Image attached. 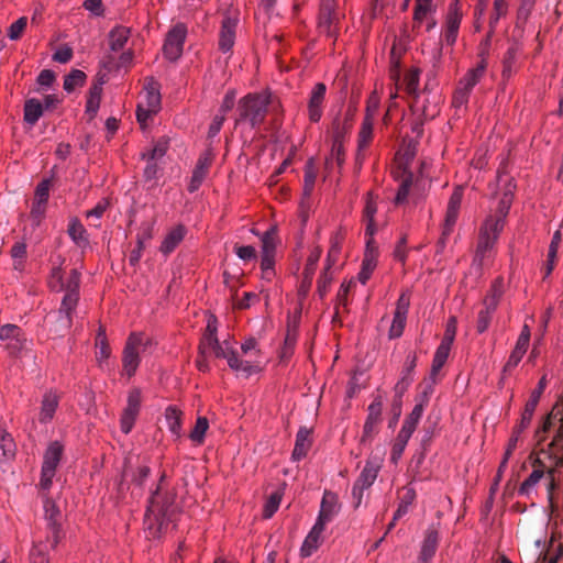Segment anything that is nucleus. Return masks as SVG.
<instances>
[{
  "label": "nucleus",
  "instance_id": "nucleus-43",
  "mask_svg": "<svg viewBox=\"0 0 563 563\" xmlns=\"http://www.w3.org/2000/svg\"><path fill=\"white\" fill-rule=\"evenodd\" d=\"M227 361L233 371L243 372L246 375L252 373V364L249 361H242L234 350H230Z\"/></svg>",
  "mask_w": 563,
  "mask_h": 563
},
{
  "label": "nucleus",
  "instance_id": "nucleus-49",
  "mask_svg": "<svg viewBox=\"0 0 563 563\" xmlns=\"http://www.w3.org/2000/svg\"><path fill=\"white\" fill-rule=\"evenodd\" d=\"M407 316L394 313V319L389 329V339H397L401 336L406 327Z\"/></svg>",
  "mask_w": 563,
  "mask_h": 563
},
{
  "label": "nucleus",
  "instance_id": "nucleus-2",
  "mask_svg": "<svg viewBox=\"0 0 563 563\" xmlns=\"http://www.w3.org/2000/svg\"><path fill=\"white\" fill-rule=\"evenodd\" d=\"M274 98L269 92L249 93L238 103L236 124L249 122L252 129H258L273 107Z\"/></svg>",
  "mask_w": 563,
  "mask_h": 563
},
{
  "label": "nucleus",
  "instance_id": "nucleus-51",
  "mask_svg": "<svg viewBox=\"0 0 563 563\" xmlns=\"http://www.w3.org/2000/svg\"><path fill=\"white\" fill-rule=\"evenodd\" d=\"M211 163L212 155L209 152H206L199 157L192 174L205 179Z\"/></svg>",
  "mask_w": 563,
  "mask_h": 563
},
{
  "label": "nucleus",
  "instance_id": "nucleus-62",
  "mask_svg": "<svg viewBox=\"0 0 563 563\" xmlns=\"http://www.w3.org/2000/svg\"><path fill=\"white\" fill-rule=\"evenodd\" d=\"M459 210L446 208L445 219H444V236H449L452 233L453 227L457 220Z\"/></svg>",
  "mask_w": 563,
  "mask_h": 563
},
{
  "label": "nucleus",
  "instance_id": "nucleus-8",
  "mask_svg": "<svg viewBox=\"0 0 563 563\" xmlns=\"http://www.w3.org/2000/svg\"><path fill=\"white\" fill-rule=\"evenodd\" d=\"M76 307V305H73L71 299L62 301L59 309L48 317L52 323L49 331L56 336H64L73 324V314Z\"/></svg>",
  "mask_w": 563,
  "mask_h": 563
},
{
  "label": "nucleus",
  "instance_id": "nucleus-47",
  "mask_svg": "<svg viewBox=\"0 0 563 563\" xmlns=\"http://www.w3.org/2000/svg\"><path fill=\"white\" fill-rule=\"evenodd\" d=\"M340 251H341V239H340L339 234H335L331 241V247L328 252L324 268L331 269L336 264Z\"/></svg>",
  "mask_w": 563,
  "mask_h": 563
},
{
  "label": "nucleus",
  "instance_id": "nucleus-31",
  "mask_svg": "<svg viewBox=\"0 0 563 563\" xmlns=\"http://www.w3.org/2000/svg\"><path fill=\"white\" fill-rule=\"evenodd\" d=\"M67 232L77 245L84 246L88 243L87 231L77 218L70 220Z\"/></svg>",
  "mask_w": 563,
  "mask_h": 563
},
{
  "label": "nucleus",
  "instance_id": "nucleus-3",
  "mask_svg": "<svg viewBox=\"0 0 563 563\" xmlns=\"http://www.w3.org/2000/svg\"><path fill=\"white\" fill-rule=\"evenodd\" d=\"M173 512L172 499L163 496L158 486L150 498V505L145 514V525L151 537L158 536L164 525L172 519Z\"/></svg>",
  "mask_w": 563,
  "mask_h": 563
},
{
  "label": "nucleus",
  "instance_id": "nucleus-63",
  "mask_svg": "<svg viewBox=\"0 0 563 563\" xmlns=\"http://www.w3.org/2000/svg\"><path fill=\"white\" fill-rule=\"evenodd\" d=\"M46 211V203L40 201H33L31 209V219L35 225H38Z\"/></svg>",
  "mask_w": 563,
  "mask_h": 563
},
{
  "label": "nucleus",
  "instance_id": "nucleus-58",
  "mask_svg": "<svg viewBox=\"0 0 563 563\" xmlns=\"http://www.w3.org/2000/svg\"><path fill=\"white\" fill-rule=\"evenodd\" d=\"M52 184V179L46 178L43 179L36 187L35 194H34V200L40 202L47 203L48 197H49V187Z\"/></svg>",
  "mask_w": 563,
  "mask_h": 563
},
{
  "label": "nucleus",
  "instance_id": "nucleus-18",
  "mask_svg": "<svg viewBox=\"0 0 563 563\" xmlns=\"http://www.w3.org/2000/svg\"><path fill=\"white\" fill-rule=\"evenodd\" d=\"M327 87L322 82H318L310 95L308 112L312 122H318L322 114L321 106L325 97Z\"/></svg>",
  "mask_w": 563,
  "mask_h": 563
},
{
  "label": "nucleus",
  "instance_id": "nucleus-59",
  "mask_svg": "<svg viewBox=\"0 0 563 563\" xmlns=\"http://www.w3.org/2000/svg\"><path fill=\"white\" fill-rule=\"evenodd\" d=\"M373 123H374V120H372L371 118L364 119L362 129L360 132V146L361 147L366 146L369 143V141L372 139V134H373Z\"/></svg>",
  "mask_w": 563,
  "mask_h": 563
},
{
  "label": "nucleus",
  "instance_id": "nucleus-24",
  "mask_svg": "<svg viewBox=\"0 0 563 563\" xmlns=\"http://www.w3.org/2000/svg\"><path fill=\"white\" fill-rule=\"evenodd\" d=\"M186 235V228L181 224L173 228L165 236L159 247L161 252L165 255L170 254Z\"/></svg>",
  "mask_w": 563,
  "mask_h": 563
},
{
  "label": "nucleus",
  "instance_id": "nucleus-15",
  "mask_svg": "<svg viewBox=\"0 0 563 563\" xmlns=\"http://www.w3.org/2000/svg\"><path fill=\"white\" fill-rule=\"evenodd\" d=\"M340 505L336 494L325 490L320 505V511L316 523L325 527L339 514Z\"/></svg>",
  "mask_w": 563,
  "mask_h": 563
},
{
  "label": "nucleus",
  "instance_id": "nucleus-32",
  "mask_svg": "<svg viewBox=\"0 0 563 563\" xmlns=\"http://www.w3.org/2000/svg\"><path fill=\"white\" fill-rule=\"evenodd\" d=\"M167 428L177 438L181 435V411L175 407H168L165 411Z\"/></svg>",
  "mask_w": 563,
  "mask_h": 563
},
{
  "label": "nucleus",
  "instance_id": "nucleus-44",
  "mask_svg": "<svg viewBox=\"0 0 563 563\" xmlns=\"http://www.w3.org/2000/svg\"><path fill=\"white\" fill-rule=\"evenodd\" d=\"M527 350H528V345L519 343L517 341L516 346L512 350V352L504 367V372H509L512 368H515L519 364V362L521 361L523 355L526 354Z\"/></svg>",
  "mask_w": 563,
  "mask_h": 563
},
{
  "label": "nucleus",
  "instance_id": "nucleus-23",
  "mask_svg": "<svg viewBox=\"0 0 563 563\" xmlns=\"http://www.w3.org/2000/svg\"><path fill=\"white\" fill-rule=\"evenodd\" d=\"M145 100L142 101L144 106L150 108V111H157L161 108V93L159 84L154 78H146L145 84Z\"/></svg>",
  "mask_w": 563,
  "mask_h": 563
},
{
  "label": "nucleus",
  "instance_id": "nucleus-12",
  "mask_svg": "<svg viewBox=\"0 0 563 563\" xmlns=\"http://www.w3.org/2000/svg\"><path fill=\"white\" fill-rule=\"evenodd\" d=\"M368 415L363 428L361 443L371 442L378 432V424L382 419L383 399L376 396L373 402L368 406Z\"/></svg>",
  "mask_w": 563,
  "mask_h": 563
},
{
  "label": "nucleus",
  "instance_id": "nucleus-60",
  "mask_svg": "<svg viewBox=\"0 0 563 563\" xmlns=\"http://www.w3.org/2000/svg\"><path fill=\"white\" fill-rule=\"evenodd\" d=\"M376 212H377V206H376L374 196L372 195V192H367L365 207L363 210L364 221H372L375 218Z\"/></svg>",
  "mask_w": 563,
  "mask_h": 563
},
{
  "label": "nucleus",
  "instance_id": "nucleus-55",
  "mask_svg": "<svg viewBox=\"0 0 563 563\" xmlns=\"http://www.w3.org/2000/svg\"><path fill=\"white\" fill-rule=\"evenodd\" d=\"M27 25V18L21 16L14 23H12L8 30V36L12 41H16L23 34L25 27Z\"/></svg>",
  "mask_w": 563,
  "mask_h": 563
},
{
  "label": "nucleus",
  "instance_id": "nucleus-7",
  "mask_svg": "<svg viewBox=\"0 0 563 563\" xmlns=\"http://www.w3.org/2000/svg\"><path fill=\"white\" fill-rule=\"evenodd\" d=\"M0 340L7 342L5 349L12 356H19L23 351H27L31 344L23 330L12 323L0 325Z\"/></svg>",
  "mask_w": 563,
  "mask_h": 563
},
{
  "label": "nucleus",
  "instance_id": "nucleus-19",
  "mask_svg": "<svg viewBox=\"0 0 563 563\" xmlns=\"http://www.w3.org/2000/svg\"><path fill=\"white\" fill-rule=\"evenodd\" d=\"M439 543V532L434 527H429L426 531L421 545L419 560L421 563H428L435 554Z\"/></svg>",
  "mask_w": 563,
  "mask_h": 563
},
{
  "label": "nucleus",
  "instance_id": "nucleus-21",
  "mask_svg": "<svg viewBox=\"0 0 563 563\" xmlns=\"http://www.w3.org/2000/svg\"><path fill=\"white\" fill-rule=\"evenodd\" d=\"M324 527L314 523L308 536L306 537L302 547L300 549V554L303 558H308L312 555L314 551L319 548L322 541V532Z\"/></svg>",
  "mask_w": 563,
  "mask_h": 563
},
{
  "label": "nucleus",
  "instance_id": "nucleus-53",
  "mask_svg": "<svg viewBox=\"0 0 563 563\" xmlns=\"http://www.w3.org/2000/svg\"><path fill=\"white\" fill-rule=\"evenodd\" d=\"M321 253H322V251L319 247H316L313 251H311L309 257L307 258V263L305 265L302 275H308V276L313 277L316 269H317L318 262L321 257Z\"/></svg>",
  "mask_w": 563,
  "mask_h": 563
},
{
  "label": "nucleus",
  "instance_id": "nucleus-61",
  "mask_svg": "<svg viewBox=\"0 0 563 563\" xmlns=\"http://www.w3.org/2000/svg\"><path fill=\"white\" fill-rule=\"evenodd\" d=\"M282 497L278 493H274L269 496L264 507V517L271 518L279 507Z\"/></svg>",
  "mask_w": 563,
  "mask_h": 563
},
{
  "label": "nucleus",
  "instance_id": "nucleus-38",
  "mask_svg": "<svg viewBox=\"0 0 563 563\" xmlns=\"http://www.w3.org/2000/svg\"><path fill=\"white\" fill-rule=\"evenodd\" d=\"M355 286V282L350 280L347 283H343L338 291L336 295V307H335V313L333 316V320H336L340 316V309H346L347 307V295L352 287Z\"/></svg>",
  "mask_w": 563,
  "mask_h": 563
},
{
  "label": "nucleus",
  "instance_id": "nucleus-41",
  "mask_svg": "<svg viewBox=\"0 0 563 563\" xmlns=\"http://www.w3.org/2000/svg\"><path fill=\"white\" fill-rule=\"evenodd\" d=\"M432 11V0H416L413 27L419 26L429 12Z\"/></svg>",
  "mask_w": 563,
  "mask_h": 563
},
{
  "label": "nucleus",
  "instance_id": "nucleus-26",
  "mask_svg": "<svg viewBox=\"0 0 563 563\" xmlns=\"http://www.w3.org/2000/svg\"><path fill=\"white\" fill-rule=\"evenodd\" d=\"M380 468V462L377 459H369L361 472L358 478L355 481L356 484L363 487H371L375 482L377 474Z\"/></svg>",
  "mask_w": 563,
  "mask_h": 563
},
{
  "label": "nucleus",
  "instance_id": "nucleus-36",
  "mask_svg": "<svg viewBox=\"0 0 563 563\" xmlns=\"http://www.w3.org/2000/svg\"><path fill=\"white\" fill-rule=\"evenodd\" d=\"M10 254L13 260V268L21 272L24 267V260L26 258V243L23 241L14 243Z\"/></svg>",
  "mask_w": 563,
  "mask_h": 563
},
{
  "label": "nucleus",
  "instance_id": "nucleus-22",
  "mask_svg": "<svg viewBox=\"0 0 563 563\" xmlns=\"http://www.w3.org/2000/svg\"><path fill=\"white\" fill-rule=\"evenodd\" d=\"M64 448L58 441L49 443L45 453L42 470L56 472V468L60 462Z\"/></svg>",
  "mask_w": 563,
  "mask_h": 563
},
{
  "label": "nucleus",
  "instance_id": "nucleus-56",
  "mask_svg": "<svg viewBox=\"0 0 563 563\" xmlns=\"http://www.w3.org/2000/svg\"><path fill=\"white\" fill-rule=\"evenodd\" d=\"M0 446L2 449L4 456H14L15 445L13 443L11 435L4 430H0Z\"/></svg>",
  "mask_w": 563,
  "mask_h": 563
},
{
  "label": "nucleus",
  "instance_id": "nucleus-33",
  "mask_svg": "<svg viewBox=\"0 0 563 563\" xmlns=\"http://www.w3.org/2000/svg\"><path fill=\"white\" fill-rule=\"evenodd\" d=\"M43 114V106L37 99H30L24 104V120L34 125Z\"/></svg>",
  "mask_w": 563,
  "mask_h": 563
},
{
  "label": "nucleus",
  "instance_id": "nucleus-39",
  "mask_svg": "<svg viewBox=\"0 0 563 563\" xmlns=\"http://www.w3.org/2000/svg\"><path fill=\"white\" fill-rule=\"evenodd\" d=\"M86 74L82 70H71L64 80V89L67 92L74 91L77 87H81L86 81Z\"/></svg>",
  "mask_w": 563,
  "mask_h": 563
},
{
  "label": "nucleus",
  "instance_id": "nucleus-35",
  "mask_svg": "<svg viewBox=\"0 0 563 563\" xmlns=\"http://www.w3.org/2000/svg\"><path fill=\"white\" fill-rule=\"evenodd\" d=\"M511 203H512V201L509 200L508 196H501V198L499 200V203H498V208H497L496 214L489 216L486 220L490 221L493 223H497L498 222V224H500V227L504 228L505 221H506V217H507V214L509 212Z\"/></svg>",
  "mask_w": 563,
  "mask_h": 563
},
{
  "label": "nucleus",
  "instance_id": "nucleus-52",
  "mask_svg": "<svg viewBox=\"0 0 563 563\" xmlns=\"http://www.w3.org/2000/svg\"><path fill=\"white\" fill-rule=\"evenodd\" d=\"M330 271L331 269L323 268L322 274L318 278L317 291L321 299L324 298L328 294L330 284L332 282V274Z\"/></svg>",
  "mask_w": 563,
  "mask_h": 563
},
{
  "label": "nucleus",
  "instance_id": "nucleus-34",
  "mask_svg": "<svg viewBox=\"0 0 563 563\" xmlns=\"http://www.w3.org/2000/svg\"><path fill=\"white\" fill-rule=\"evenodd\" d=\"M413 183V174L410 170H404V178L398 188L397 195L395 197V203L397 206L402 205L407 201L410 188Z\"/></svg>",
  "mask_w": 563,
  "mask_h": 563
},
{
  "label": "nucleus",
  "instance_id": "nucleus-4",
  "mask_svg": "<svg viewBox=\"0 0 563 563\" xmlns=\"http://www.w3.org/2000/svg\"><path fill=\"white\" fill-rule=\"evenodd\" d=\"M152 343V339L144 333L133 332L129 335L122 355L123 373L128 377L135 374L140 365V354L146 352Z\"/></svg>",
  "mask_w": 563,
  "mask_h": 563
},
{
  "label": "nucleus",
  "instance_id": "nucleus-10",
  "mask_svg": "<svg viewBox=\"0 0 563 563\" xmlns=\"http://www.w3.org/2000/svg\"><path fill=\"white\" fill-rule=\"evenodd\" d=\"M334 0H323L319 14V29L329 37H335L340 24V13Z\"/></svg>",
  "mask_w": 563,
  "mask_h": 563
},
{
  "label": "nucleus",
  "instance_id": "nucleus-50",
  "mask_svg": "<svg viewBox=\"0 0 563 563\" xmlns=\"http://www.w3.org/2000/svg\"><path fill=\"white\" fill-rule=\"evenodd\" d=\"M409 439L410 438L407 437L406 434L398 432L397 438H396L393 449H391V454H390V459L393 462L396 463L401 457Z\"/></svg>",
  "mask_w": 563,
  "mask_h": 563
},
{
  "label": "nucleus",
  "instance_id": "nucleus-42",
  "mask_svg": "<svg viewBox=\"0 0 563 563\" xmlns=\"http://www.w3.org/2000/svg\"><path fill=\"white\" fill-rule=\"evenodd\" d=\"M503 291V280L498 279L493 284L489 294L484 299V306L490 310H496Z\"/></svg>",
  "mask_w": 563,
  "mask_h": 563
},
{
  "label": "nucleus",
  "instance_id": "nucleus-11",
  "mask_svg": "<svg viewBox=\"0 0 563 563\" xmlns=\"http://www.w3.org/2000/svg\"><path fill=\"white\" fill-rule=\"evenodd\" d=\"M52 278L56 280L58 284V289L64 290L65 295L62 301H67L71 299L73 305H78L79 301V285H80V273L77 269H71L67 282H63L62 269L59 267H55L52 272Z\"/></svg>",
  "mask_w": 563,
  "mask_h": 563
},
{
  "label": "nucleus",
  "instance_id": "nucleus-27",
  "mask_svg": "<svg viewBox=\"0 0 563 563\" xmlns=\"http://www.w3.org/2000/svg\"><path fill=\"white\" fill-rule=\"evenodd\" d=\"M130 37V29L125 26H115L109 33V45L112 52L123 49Z\"/></svg>",
  "mask_w": 563,
  "mask_h": 563
},
{
  "label": "nucleus",
  "instance_id": "nucleus-6",
  "mask_svg": "<svg viewBox=\"0 0 563 563\" xmlns=\"http://www.w3.org/2000/svg\"><path fill=\"white\" fill-rule=\"evenodd\" d=\"M503 229L504 228L500 227L498 222L493 223L487 220L481 228L478 244L473 261L474 265H476L478 268L483 266L487 253L490 252L494 247Z\"/></svg>",
  "mask_w": 563,
  "mask_h": 563
},
{
  "label": "nucleus",
  "instance_id": "nucleus-48",
  "mask_svg": "<svg viewBox=\"0 0 563 563\" xmlns=\"http://www.w3.org/2000/svg\"><path fill=\"white\" fill-rule=\"evenodd\" d=\"M449 353H450L449 347L441 346V345L438 346L434 357H433V361H432V367H431V376L432 377L435 376L437 373L442 368V366L444 365V363L448 360Z\"/></svg>",
  "mask_w": 563,
  "mask_h": 563
},
{
  "label": "nucleus",
  "instance_id": "nucleus-57",
  "mask_svg": "<svg viewBox=\"0 0 563 563\" xmlns=\"http://www.w3.org/2000/svg\"><path fill=\"white\" fill-rule=\"evenodd\" d=\"M495 310H490L487 307L484 306V309H482L478 312L477 316V322H476V329L478 333H483L488 329V325L492 320V314Z\"/></svg>",
  "mask_w": 563,
  "mask_h": 563
},
{
  "label": "nucleus",
  "instance_id": "nucleus-45",
  "mask_svg": "<svg viewBox=\"0 0 563 563\" xmlns=\"http://www.w3.org/2000/svg\"><path fill=\"white\" fill-rule=\"evenodd\" d=\"M209 428V421L206 417H199L196 421L194 429L191 430L189 438L191 441L201 444L205 439V434Z\"/></svg>",
  "mask_w": 563,
  "mask_h": 563
},
{
  "label": "nucleus",
  "instance_id": "nucleus-30",
  "mask_svg": "<svg viewBox=\"0 0 563 563\" xmlns=\"http://www.w3.org/2000/svg\"><path fill=\"white\" fill-rule=\"evenodd\" d=\"M318 169L316 167L313 158H310L305 166L303 176V196L309 198L313 191Z\"/></svg>",
  "mask_w": 563,
  "mask_h": 563
},
{
  "label": "nucleus",
  "instance_id": "nucleus-37",
  "mask_svg": "<svg viewBox=\"0 0 563 563\" xmlns=\"http://www.w3.org/2000/svg\"><path fill=\"white\" fill-rule=\"evenodd\" d=\"M462 20V13L460 9V1L453 0L450 4L448 16H446V30L459 32Z\"/></svg>",
  "mask_w": 563,
  "mask_h": 563
},
{
  "label": "nucleus",
  "instance_id": "nucleus-13",
  "mask_svg": "<svg viewBox=\"0 0 563 563\" xmlns=\"http://www.w3.org/2000/svg\"><path fill=\"white\" fill-rule=\"evenodd\" d=\"M141 401V390L139 388L130 390L126 407L124 408L120 420L123 433L128 434L132 430L135 419L140 412Z\"/></svg>",
  "mask_w": 563,
  "mask_h": 563
},
{
  "label": "nucleus",
  "instance_id": "nucleus-14",
  "mask_svg": "<svg viewBox=\"0 0 563 563\" xmlns=\"http://www.w3.org/2000/svg\"><path fill=\"white\" fill-rule=\"evenodd\" d=\"M547 377L542 376L538 383V386L532 390L530 398L525 406L520 422L515 427L516 432H522L530 424L534 410L547 387Z\"/></svg>",
  "mask_w": 563,
  "mask_h": 563
},
{
  "label": "nucleus",
  "instance_id": "nucleus-20",
  "mask_svg": "<svg viewBox=\"0 0 563 563\" xmlns=\"http://www.w3.org/2000/svg\"><path fill=\"white\" fill-rule=\"evenodd\" d=\"M311 431L312 430L306 426L299 428L296 434L295 448L291 455L295 461L303 459L310 450L312 444L310 438Z\"/></svg>",
  "mask_w": 563,
  "mask_h": 563
},
{
  "label": "nucleus",
  "instance_id": "nucleus-46",
  "mask_svg": "<svg viewBox=\"0 0 563 563\" xmlns=\"http://www.w3.org/2000/svg\"><path fill=\"white\" fill-rule=\"evenodd\" d=\"M534 5H536V0H519V7L517 10V25L518 26L523 25L528 21Z\"/></svg>",
  "mask_w": 563,
  "mask_h": 563
},
{
  "label": "nucleus",
  "instance_id": "nucleus-25",
  "mask_svg": "<svg viewBox=\"0 0 563 563\" xmlns=\"http://www.w3.org/2000/svg\"><path fill=\"white\" fill-rule=\"evenodd\" d=\"M58 406V397L52 390L43 396L38 420L41 423H47L52 420Z\"/></svg>",
  "mask_w": 563,
  "mask_h": 563
},
{
  "label": "nucleus",
  "instance_id": "nucleus-5",
  "mask_svg": "<svg viewBox=\"0 0 563 563\" xmlns=\"http://www.w3.org/2000/svg\"><path fill=\"white\" fill-rule=\"evenodd\" d=\"M43 498L44 518L47 529L46 543L54 549L64 536L62 531V512L53 499L45 495H43Z\"/></svg>",
  "mask_w": 563,
  "mask_h": 563
},
{
  "label": "nucleus",
  "instance_id": "nucleus-16",
  "mask_svg": "<svg viewBox=\"0 0 563 563\" xmlns=\"http://www.w3.org/2000/svg\"><path fill=\"white\" fill-rule=\"evenodd\" d=\"M262 242V261L261 266L268 267L274 265L277 245V228L272 227L261 238Z\"/></svg>",
  "mask_w": 563,
  "mask_h": 563
},
{
  "label": "nucleus",
  "instance_id": "nucleus-54",
  "mask_svg": "<svg viewBox=\"0 0 563 563\" xmlns=\"http://www.w3.org/2000/svg\"><path fill=\"white\" fill-rule=\"evenodd\" d=\"M455 334H456V319H455V317H451L448 320L446 329H445V332H444V335H443V339H442L440 345L449 347L451 350V345L454 341Z\"/></svg>",
  "mask_w": 563,
  "mask_h": 563
},
{
  "label": "nucleus",
  "instance_id": "nucleus-28",
  "mask_svg": "<svg viewBox=\"0 0 563 563\" xmlns=\"http://www.w3.org/2000/svg\"><path fill=\"white\" fill-rule=\"evenodd\" d=\"M102 81H97L89 89L86 103V113L90 115V119L96 115L99 109L102 93Z\"/></svg>",
  "mask_w": 563,
  "mask_h": 563
},
{
  "label": "nucleus",
  "instance_id": "nucleus-64",
  "mask_svg": "<svg viewBox=\"0 0 563 563\" xmlns=\"http://www.w3.org/2000/svg\"><path fill=\"white\" fill-rule=\"evenodd\" d=\"M412 380L413 377H409L407 375L401 376V378L395 385V399L401 401L402 395L407 391Z\"/></svg>",
  "mask_w": 563,
  "mask_h": 563
},
{
  "label": "nucleus",
  "instance_id": "nucleus-1",
  "mask_svg": "<svg viewBox=\"0 0 563 563\" xmlns=\"http://www.w3.org/2000/svg\"><path fill=\"white\" fill-rule=\"evenodd\" d=\"M555 421L560 423L555 435L548 444V448L542 449L540 452L551 461V464L548 466L540 457L534 459L532 473L519 487L518 493L520 495L529 496L533 487L545 474L549 477L548 494L550 500L552 499L553 490L559 486L554 475L556 470L563 466V398L562 404L554 406L551 412L545 417L541 431L543 433L548 432Z\"/></svg>",
  "mask_w": 563,
  "mask_h": 563
},
{
  "label": "nucleus",
  "instance_id": "nucleus-9",
  "mask_svg": "<svg viewBox=\"0 0 563 563\" xmlns=\"http://www.w3.org/2000/svg\"><path fill=\"white\" fill-rule=\"evenodd\" d=\"M187 35V27L183 23H177L168 33L163 46V52L166 58L174 62L177 60L184 48V43Z\"/></svg>",
  "mask_w": 563,
  "mask_h": 563
},
{
  "label": "nucleus",
  "instance_id": "nucleus-40",
  "mask_svg": "<svg viewBox=\"0 0 563 563\" xmlns=\"http://www.w3.org/2000/svg\"><path fill=\"white\" fill-rule=\"evenodd\" d=\"M404 84H405V88H406L407 93L415 98V103L411 107L412 108L417 107V103H418V101H417V98H418L417 90H418V85H419V71L416 70V69H412V70L408 71L405 75Z\"/></svg>",
  "mask_w": 563,
  "mask_h": 563
},
{
  "label": "nucleus",
  "instance_id": "nucleus-29",
  "mask_svg": "<svg viewBox=\"0 0 563 563\" xmlns=\"http://www.w3.org/2000/svg\"><path fill=\"white\" fill-rule=\"evenodd\" d=\"M484 71L485 66L483 64L477 65L475 68L471 69L463 79L460 80L457 88L467 93H471L479 78L484 75Z\"/></svg>",
  "mask_w": 563,
  "mask_h": 563
},
{
  "label": "nucleus",
  "instance_id": "nucleus-17",
  "mask_svg": "<svg viewBox=\"0 0 563 563\" xmlns=\"http://www.w3.org/2000/svg\"><path fill=\"white\" fill-rule=\"evenodd\" d=\"M236 25L238 20L230 15L224 16L222 20L219 37V48L223 53L230 52L234 45Z\"/></svg>",
  "mask_w": 563,
  "mask_h": 563
}]
</instances>
